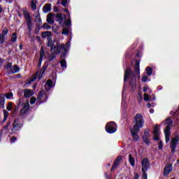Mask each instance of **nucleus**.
Wrapping results in <instances>:
<instances>
[{
	"instance_id": "1",
	"label": "nucleus",
	"mask_w": 179,
	"mask_h": 179,
	"mask_svg": "<svg viewBox=\"0 0 179 179\" xmlns=\"http://www.w3.org/2000/svg\"><path fill=\"white\" fill-rule=\"evenodd\" d=\"M141 64V62L138 60H136V65L134 66V71L135 73L132 72V69L131 68H127L124 72V80L126 82V80H128L129 78H134V76H138V79L141 78V73L139 71V64Z\"/></svg>"
},
{
	"instance_id": "2",
	"label": "nucleus",
	"mask_w": 179,
	"mask_h": 179,
	"mask_svg": "<svg viewBox=\"0 0 179 179\" xmlns=\"http://www.w3.org/2000/svg\"><path fill=\"white\" fill-rule=\"evenodd\" d=\"M133 129L135 131H140L141 128H143L145 124V120H143V116L141 113H137L134 117V121L133 122Z\"/></svg>"
},
{
	"instance_id": "3",
	"label": "nucleus",
	"mask_w": 179,
	"mask_h": 179,
	"mask_svg": "<svg viewBox=\"0 0 179 179\" xmlns=\"http://www.w3.org/2000/svg\"><path fill=\"white\" fill-rule=\"evenodd\" d=\"M51 55L48 57V61H52L56 55L61 54V52H66V48L65 47V45L62 44L60 46L57 47V48H51Z\"/></svg>"
},
{
	"instance_id": "4",
	"label": "nucleus",
	"mask_w": 179,
	"mask_h": 179,
	"mask_svg": "<svg viewBox=\"0 0 179 179\" xmlns=\"http://www.w3.org/2000/svg\"><path fill=\"white\" fill-rule=\"evenodd\" d=\"M142 173H143V179H148V174L146 171H148V168L150 167V164H149V159L148 158H144L142 162Z\"/></svg>"
},
{
	"instance_id": "5",
	"label": "nucleus",
	"mask_w": 179,
	"mask_h": 179,
	"mask_svg": "<svg viewBox=\"0 0 179 179\" xmlns=\"http://www.w3.org/2000/svg\"><path fill=\"white\" fill-rule=\"evenodd\" d=\"M106 131L108 134H114L117 131V124L114 122H110L106 124Z\"/></svg>"
},
{
	"instance_id": "6",
	"label": "nucleus",
	"mask_w": 179,
	"mask_h": 179,
	"mask_svg": "<svg viewBox=\"0 0 179 179\" xmlns=\"http://www.w3.org/2000/svg\"><path fill=\"white\" fill-rule=\"evenodd\" d=\"M179 142V136L177 135L174 138H172L170 142V148L172 153H176V148L178 145Z\"/></svg>"
},
{
	"instance_id": "7",
	"label": "nucleus",
	"mask_w": 179,
	"mask_h": 179,
	"mask_svg": "<svg viewBox=\"0 0 179 179\" xmlns=\"http://www.w3.org/2000/svg\"><path fill=\"white\" fill-rule=\"evenodd\" d=\"M13 128L11 129L12 132H17V131H20L22 129V127H23V124H22V122H20V120L18 119L14 120L13 124H12Z\"/></svg>"
},
{
	"instance_id": "8",
	"label": "nucleus",
	"mask_w": 179,
	"mask_h": 179,
	"mask_svg": "<svg viewBox=\"0 0 179 179\" xmlns=\"http://www.w3.org/2000/svg\"><path fill=\"white\" fill-rule=\"evenodd\" d=\"M24 17L25 18V21L27 22V26L28 27V30L29 31H31L32 25H31V17L30 16V14L28 12L24 11Z\"/></svg>"
},
{
	"instance_id": "9",
	"label": "nucleus",
	"mask_w": 179,
	"mask_h": 179,
	"mask_svg": "<svg viewBox=\"0 0 179 179\" xmlns=\"http://www.w3.org/2000/svg\"><path fill=\"white\" fill-rule=\"evenodd\" d=\"M45 69H47V65H44L40 71L36 72V75L33 76L32 78L31 79V81L34 82V80H36L37 77H38V79H41V78H43V75H44L45 72Z\"/></svg>"
},
{
	"instance_id": "10",
	"label": "nucleus",
	"mask_w": 179,
	"mask_h": 179,
	"mask_svg": "<svg viewBox=\"0 0 179 179\" xmlns=\"http://www.w3.org/2000/svg\"><path fill=\"white\" fill-rule=\"evenodd\" d=\"M22 109L20 111V115H24L27 111H29V108H30V104L29 103V101L22 103Z\"/></svg>"
},
{
	"instance_id": "11",
	"label": "nucleus",
	"mask_w": 179,
	"mask_h": 179,
	"mask_svg": "<svg viewBox=\"0 0 179 179\" xmlns=\"http://www.w3.org/2000/svg\"><path fill=\"white\" fill-rule=\"evenodd\" d=\"M47 99H48V96H47V94H45V92H44V90L38 92V100L40 101V103H43V101H47Z\"/></svg>"
},
{
	"instance_id": "12",
	"label": "nucleus",
	"mask_w": 179,
	"mask_h": 179,
	"mask_svg": "<svg viewBox=\"0 0 179 179\" xmlns=\"http://www.w3.org/2000/svg\"><path fill=\"white\" fill-rule=\"evenodd\" d=\"M173 171V164H168L165 166L164 169V177H167Z\"/></svg>"
},
{
	"instance_id": "13",
	"label": "nucleus",
	"mask_w": 179,
	"mask_h": 179,
	"mask_svg": "<svg viewBox=\"0 0 179 179\" xmlns=\"http://www.w3.org/2000/svg\"><path fill=\"white\" fill-rule=\"evenodd\" d=\"M153 134L155 141H159V139H160V130L159 129L158 125H155L154 127Z\"/></svg>"
},
{
	"instance_id": "14",
	"label": "nucleus",
	"mask_w": 179,
	"mask_h": 179,
	"mask_svg": "<svg viewBox=\"0 0 179 179\" xmlns=\"http://www.w3.org/2000/svg\"><path fill=\"white\" fill-rule=\"evenodd\" d=\"M171 129L169 126H166L164 129L165 139H166V143H169V142L170 141V130Z\"/></svg>"
},
{
	"instance_id": "15",
	"label": "nucleus",
	"mask_w": 179,
	"mask_h": 179,
	"mask_svg": "<svg viewBox=\"0 0 179 179\" xmlns=\"http://www.w3.org/2000/svg\"><path fill=\"white\" fill-rule=\"evenodd\" d=\"M56 17L57 18V22H59V24L64 26V20H65V15L62 14H57Z\"/></svg>"
},
{
	"instance_id": "16",
	"label": "nucleus",
	"mask_w": 179,
	"mask_h": 179,
	"mask_svg": "<svg viewBox=\"0 0 179 179\" xmlns=\"http://www.w3.org/2000/svg\"><path fill=\"white\" fill-rule=\"evenodd\" d=\"M139 131H136L135 129H131V134L132 135L133 139L134 141H135V142H138V141H139V136H138V132Z\"/></svg>"
},
{
	"instance_id": "17",
	"label": "nucleus",
	"mask_w": 179,
	"mask_h": 179,
	"mask_svg": "<svg viewBox=\"0 0 179 179\" xmlns=\"http://www.w3.org/2000/svg\"><path fill=\"white\" fill-rule=\"evenodd\" d=\"M121 160H122V156H119L117 157V158L115 160L113 165L112 166L111 170H115V168L120 164V162H121Z\"/></svg>"
},
{
	"instance_id": "18",
	"label": "nucleus",
	"mask_w": 179,
	"mask_h": 179,
	"mask_svg": "<svg viewBox=\"0 0 179 179\" xmlns=\"http://www.w3.org/2000/svg\"><path fill=\"white\" fill-rule=\"evenodd\" d=\"M48 47H51V48H58V47H61V45H58V43H57V46L54 45V43H52V39H51V38H48Z\"/></svg>"
},
{
	"instance_id": "19",
	"label": "nucleus",
	"mask_w": 179,
	"mask_h": 179,
	"mask_svg": "<svg viewBox=\"0 0 179 179\" xmlns=\"http://www.w3.org/2000/svg\"><path fill=\"white\" fill-rule=\"evenodd\" d=\"M51 3H46L43 8V13H48L51 10Z\"/></svg>"
},
{
	"instance_id": "20",
	"label": "nucleus",
	"mask_w": 179,
	"mask_h": 179,
	"mask_svg": "<svg viewBox=\"0 0 179 179\" xmlns=\"http://www.w3.org/2000/svg\"><path fill=\"white\" fill-rule=\"evenodd\" d=\"M33 96V91L31 90L26 89L24 90V97H31Z\"/></svg>"
},
{
	"instance_id": "21",
	"label": "nucleus",
	"mask_w": 179,
	"mask_h": 179,
	"mask_svg": "<svg viewBox=\"0 0 179 179\" xmlns=\"http://www.w3.org/2000/svg\"><path fill=\"white\" fill-rule=\"evenodd\" d=\"M51 87H52V81L51 80H48L45 85V90H46V92H49Z\"/></svg>"
},
{
	"instance_id": "22",
	"label": "nucleus",
	"mask_w": 179,
	"mask_h": 179,
	"mask_svg": "<svg viewBox=\"0 0 179 179\" xmlns=\"http://www.w3.org/2000/svg\"><path fill=\"white\" fill-rule=\"evenodd\" d=\"M45 58V53L44 52V48L42 47L40 51V62H43V59Z\"/></svg>"
},
{
	"instance_id": "23",
	"label": "nucleus",
	"mask_w": 179,
	"mask_h": 179,
	"mask_svg": "<svg viewBox=\"0 0 179 179\" xmlns=\"http://www.w3.org/2000/svg\"><path fill=\"white\" fill-rule=\"evenodd\" d=\"M19 67L17 65H15L13 66H11V69L10 70V73H17V72H19Z\"/></svg>"
},
{
	"instance_id": "24",
	"label": "nucleus",
	"mask_w": 179,
	"mask_h": 179,
	"mask_svg": "<svg viewBox=\"0 0 179 179\" xmlns=\"http://www.w3.org/2000/svg\"><path fill=\"white\" fill-rule=\"evenodd\" d=\"M47 22L49 24H52L54 23V19H52V14L50 13L47 17Z\"/></svg>"
},
{
	"instance_id": "25",
	"label": "nucleus",
	"mask_w": 179,
	"mask_h": 179,
	"mask_svg": "<svg viewBox=\"0 0 179 179\" xmlns=\"http://www.w3.org/2000/svg\"><path fill=\"white\" fill-rule=\"evenodd\" d=\"M129 162L132 167L135 166V159L132 157V154L129 155Z\"/></svg>"
},
{
	"instance_id": "26",
	"label": "nucleus",
	"mask_w": 179,
	"mask_h": 179,
	"mask_svg": "<svg viewBox=\"0 0 179 179\" xmlns=\"http://www.w3.org/2000/svg\"><path fill=\"white\" fill-rule=\"evenodd\" d=\"M31 9H34V10H36V9H37V0H32L31 1Z\"/></svg>"
},
{
	"instance_id": "27",
	"label": "nucleus",
	"mask_w": 179,
	"mask_h": 179,
	"mask_svg": "<svg viewBox=\"0 0 179 179\" xmlns=\"http://www.w3.org/2000/svg\"><path fill=\"white\" fill-rule=\"evenodd\" d=\"M3 121H6V120H8V117H9V113L6 110H3Z\"/></svg>"
},
{
	"instance_id": "28",
	"label": "nucleus",
	"mask_w": 179,
	"mask_h": 179,
	"mask_svg": "<svg viewBox=\"0 0 179 179\" xmlns=\"http://www.w3.org/2000/svg\"><path fill=\"white\" fill-rule=\"evenodd\" d=\"M9 31V30L8 29V28L6 27H3L2 29V31H1V36H3V37H5V36H6V34H8V32Z\"/></svg>"
},
{
	"instance_id": "29",
	"label": "nucleus",
	"mask_w": 179,
	"mask_h": 179,
	"mask_svg": "<svg viewBox=\"0 0 179 179\" xmlns=\"http://www.w3.org/2000/svg\"><path fill=\"white\" fill-rule=\"evenodd\" d=\"M146 71V73L147 75H148V76H150V75H152V72H153V69L150 67H147L145 69Z\"/></svg>"
},
{
	"instance_id": "30",
	"label": "nucleus",
	"mask_w": 179,
	"mask_h": 179,
	"mask_svg": "<svg viewBox=\"0 0 179 179\" xmlns=\"http://www.w3.org/2000/svg\"><path fill=\"white\" fill-rule=\"evenodd\" d=\"M165 124H166V125H167V127H170V125H171V124H173V121H171V119L170 117H168L165 120Z\"/></svg>"
},
{
	"instance_id": "31",
	"label": "nucleus",
	"mask_w": 179,
	"mask_h": 179,
	"mask_svg": "<svg viewBox=\"0 0 179 179\" xmlns=\"http://www.w3.org/2000/svg\"><path fill=\"white\" fill-rule=\"evenodd\" d=\"M41 36L43 38L45 37H49V36H51V32L50 31L43 32Z\"/></svg>"
},
{
	"instance_id": "32",
	"label": "nucleus",
	"mask_w": 179,
	"mask_h": 179,
	"mask_svg": "<svg viewBox=\"0 0 179 179\" xmlns=\"http://www.w3.org/2000/svg\"><path fill=\"white\" fill-rule=\"evenodd\" d=\"M17 40V34L16 33H13L11 36V41L15 43Z\"/></svg>"
},
{
	"instance_id": "33",
	"label": "nucleus",
	"mask_w": 179,
	"mask_h": 179,
	"mask_svg": "<svg viewBox=\"0 0 179 179\" xmlns=\"http://www.w3.org/2000/svg\"><path fill=\"white\" fill-rule=\"evenodd\" d=\"M62 34H64L65 36H68L69 34V30L68 28H64L63 31H62Z\"/></svg>"
},
{
	"instance_id": "34",
	"label": "nucleus",
	"mask_w": 179,
	"mask_h": 179,
	"mask_svg": "<svg viewBox=\"0 0 179 179\" xmlns=\"http://www.w3.org/2000/svg\"><path fill=\"white\" fill-rule=\"evenodd\" d=\"M60 64H61L62 68H66V60L62 59L60 62Z\"/></svg>"
},
{
	"instance_id": "35",
	"label": "nucleus",
	"mask_w": 179,
	"mask_h": 179,
	"mask_svg": "<svg viewBox=\"0 0 179 179\" xmlns=\"http://www.w3.org/2000/svg\"><path fill=\"white\" fill-rule=\"evenodd\" d=\"M5 42V36H2V34H0V44H3Z\"/></svg>"
},
{
	"instance_id": "36",
	"label": "nucleus",
	"mask_w": 179,
	"mask_h": 179,
	"mask_svg": "<svg viewBox=\"0 0 179 179\" xmlns=\"http://www.w3.org/2000/svg\"><path fill=\"white\" fill-rule=\"evenodd\" d=\"M6 69H7L8 72H10V69H12V63H8L6 66Z\"/></svg>"
},
{
	"instance_id": "37",
	"label": "nucleus",
	"mask_w": 179,
	"mask_h": 179,
	"mask_svg": "<svg viewBox=\"0 0 179 179\" xmlns=\"http://www.w3.org/2000/svg\"><path fill=\"white\" fill-rule=\"evenodd\" d=\"M144 100L145 101H149V100H150V96L146 93L144 94Z\"/></svg>"
},
{
	"instance_id": "38",
	"label": "nucleus",
	"mask_w": 179,
	"mask_h": 179,
	"mask_svg": "<svg viewBox=\"0 0 179 179\" xmlns=\"http://www.w3.org/2000/svg\"><path fill=\"white\" fill-rule=\"evenodd\" d=\"M36 22H38V23H41V18L40 17V14H37L35 19Z\"/></svg>"
},
{
	"instance_id": "39",
	"label": "nucleus",
	"mask_w": 179,
	"mask_h": 179,
	"mask_svg": "<svg viewBox=\"0 0 179 179\" xmlns=\"http://www.w3.org/2000/svg\"><path fill=\"white\" fill-rule=\"evenodd\" d=\"M6 97L7 99H12V97H13V93L9 92V93L6 94Z\"/></svg>"
},
{
	"instance_id": "40",
	"label": "nucleus",
	"mask_w": 179,
	"mask_h": 179,
	"mask_svg": "<svg viewBox=\"0 0 179 179\" xmlns=\"http://www.w3.org/2000/svg\"><path fill=\"white\" fill-rule=\"evenodd\" d=\"M43 28L45 29L46 30H50V29H51V27L48 25V24L44 23Z\"/></svg>"
},
{
	"instance_id": "41",
	"label": "nucleus",
	"mask_w": 179,
	"mask_h": 179,
	"mask_svg": "<svg viewBox=\"0 0 179 179\" xmlns=\"http://www.w3.org/2000/svg\"><path fill=\"white\" fill-rule=\"evenodd\" d=\"M37 99H36V97H34V96H32L31 98V100H30V104H34V103H36V101Z\"/></svg>"
},
{
	"instance_id": "42",
	"label": "nucleus",
	"mask_w": 179,
	"mask_h": 179,
	"mask_svg": "<svg viewBox=\"0 0 179 179\" xmlns=\"http://www.w3.org/2000/svg\"><path fill=\"white\" fill-rule=\"evenodd\" d=\"M149 130L148 129H146L144 131V138H149Z\"/></svg>"
},
{
	"instance_id": "43",
	"label": "nucleus",
	"mask_w": 179,
	"mask_h": 179,
	"mask_svg": "<svg viewBox=\"0 0 179 179\" xmlns=\"http://www.w3.org/2000/svg\"><path fill=\"white\" fill-rule=\"evenodd\" d=\"M7 110L8 111H10L12 110V103L11 102H9L8 106H7Z\"/></svg>"
},
{
	"instance_id": "44",
	"label": "nucleus",
	"mask_w": 179,
	"mask_h": 179,
	"mask_svg": "<svg viewBox=\"0 0 179 179\" xmlns=\"http://www.w3.org/2000/svg\"><path fill=\"white\" fill-rule=\"evenodd\" d=\"M66 26H71V20H66L64 22Z\"/></svg>"
},
{
	"instance_id": "45",
	"label": "nucleus",
	"mask_w": 179,
	"mask_h": 179,
	"mask_svg": "<svg viewBox=\"0 0 179 179\" xmlns=\"http://www.w3.org/2000/svg\"><path fill=\"white\" fill-rule=\"evenodd\" d=\"M68 3V0H62V5L63 6L66 7V3Z\"/></svg>"
},
{
	"instance_id": "46",
	"label": "nucleus",
	"mask_w": 179,
	"mask_h": 179,
	"mask_svg": "<svg viewBox=\"0 0 179 179\" xmlns=\"http://www.w3.org/2000/svg\"><path fill=\"white\" fill-rule=\"evenodd\" d=\"M142 82H148V76H143L141 79Z\"/></svg>"
},
{
	"instance_id": "47",
	"label": "nucleus",
	"mask_w": 179,
	"mask_h": 179,
	"mask_svg": "<svg viewBox=\"0 0 179 179\" xmlns=\"http://www.w3.org/2000/svg\"><path fill=\"white\" fill-rule=\"evenodd\" d=\"M16 141H17V138H16V137H13V138H11V139H10V142L12 143H15V142H16Z\"/></svg>"
},
{
	"instance_id": "48",
	"label": "nucleus",
	"mask_w": 179,
	"mask_h": 179,
	"mask_svg": "<svg viewBox=\"0 0 179 179\" xmlns=\"http://www.w3.org/2000/svg\"><path fill=\"white\" fill-rule=\"evenodd\" d=\"M143 141L145 143H146L147 145H149V141L148 140V137H143Z\"/></svg>"
},
{
	"instance_id": "49",
	"label": "nucleus",
	"mask_w": 179,
	"mask_h": 179,
	"mask_svg": "<svg viewBox=\"0 0 179 179\" xmlns=\"http://www.w3.org/2000/svg\"><path fill=\"white\" fill-rule=\"evenodd\" d=\"M159 149H163V142L162 141L159 142Z\"/></svg>"
},
{
	"instance_id": "50",
	"label": "nucleus",
	"mask_w": 179,
	"mask_h": 179,
	"mask_svg": "<svg viewBox=\"0 0 179 179\" xmlns=\"http://www.w3.org/2000/svg\"><path fill=\"white\" fill-rule=\"evenodd\" d=\"M139 178V175L138 173H135L134 179Z\"/></svg>"
},
{
	"instance_id": "51",
	"label": "nucleus",
	"mask_w": 179,
	"mask_h": 179,
	"mask_svg": "<svg viewBox=\"0 0 179 179\" xmlns=\"http://www.w3.org/2000/svg\"><path fill=\"white\" fill-rule=\"evenodd\" d=\"M143 92L144 93H146V92H148V87H143Z\"/></svg>"
},
{
	"instance_id": "52",
	"label": "nucleus",
	"mask_w": 179,
	"mask_h": 179,
	"mask_svg": "<svg viewBox=\"0 0 179 179\" xmlns=\"http://www.w3.org/2000/svg\"><path fill=\"white\" fill-rule=\"evenodd\" d=\"M150 114H153L155 113V109H150Z\"/></svg>"
},
{
	"instance_id": "53",
	"label": "nucleus",
	"mask_w": 179,
	"mask_h": 179,
	"mask_svg": "<svg viewBox=\"0 0 179 179\" xmlns=\"http://www.w3.org/2000/svg\"><path fill=\"white\" fill-rule=\"evenodd\" d=\"M2 10H3V8H2V6H0V13H2Z\"/></svg>"
},
{
	"instance_id": "54",
	"label": "nucleus",
	"mask_w": 179,
	"mask_h": 179,
	"mask_svg": "<svg viewBox=\"0 0 179 179\" xmlns=\"http://www.w3.org/2000/svg\"><path fill=\"white\" fill-rule=\"evenodd\" d=\"M5 99L3 97H1V104H3Z\"/></svg>"
},
{
	"instance_id": "55",
	"label": "nucleus",
	"mask_w": 179,
	"mask_h": 179,
	"mask_svg": "<svg viewBox=\"0 0 179 179\" xmlns=\"http://www.w3.org/2000/svg\"><path fill=\"white\" fill-rule=\"evenodd\" d=\"M138 101H141L142 100V96L140 95V97L138 99Z\"/></svg>"
},
{
	"instance_id": "56",
	"label": "nucleus",
	"mask_w": 179,
	"mask_h": 179,
	"mask_svg": "<svg viewBox=\"0 0 179 179\" xmlns=\"http://www.w3.org/2000/svg\"><path fill=\"white\" fill-rule=\"evenodd\" d=\"M147 106L148 107V108H150V107H151V106H150V104L149 103H147Z\"/></svg>"
},
{
	"instance_id": "57",
	"label": "nucleus",
	"mask_w": 179,
	"mask_h": 179,
	"mask_svg": "<svg viewBox=\"0 0 179 179\" xmlns=\"http://www.w3.org/2000/svg\"><path fill=\"white\" fill-rule=\"evenodd\" d=\"M42 62H40V59H39L38 65L41 66Z\"/></svg>"
},
{
	"instance_id": "58",
	"label": "nucleus",
	"mask_w": 179,
	"mask_h": 179,
	"mask_svg": "<svg viewBox=\"0 0 179 179\" xmlns=\"http://www.w3.org/2000/svg\"><path fill=\"white\" fill-rule=\"evenodd\" d=\"M9 125H10V122H8L6 128H8V127H9Z\"/></svg>"
},
{
	"instance_id": "59",
	"label": "nucleus",
	"mask_w": 179,
	"mask_h": 179,
	"mask_svg": "<svg viewBox=\"0 0 179 179\" xmlns=\"http://www.w3.org/2000/svg\"><path fill=\"white\" fill-rule=\"evenodd\" d=\"M71 44V43H69V42H67L66 43V45L68 46V45H69Z\"/></svg>"
},
{
	"instance_id": "60",
	"label": "nucleus",
	"mask_w": 179,
	"mask_h": 179,
	"mask_svg": "<svg viewBox=\"0 0 179 179\" xmlns=\"http://www.w3.org/2000/svg\"><path fill=\"white\" fill-rule=\"evenodd\" d=\"M65 12H68V10H66Z\"/></svg>"
},
{
	"instance_id": "61",
	"label": "nucleus",
	"mask_w": 179,
	"mask_h": 179,
	"mask_svg": "<svg viewBox=\"0 0 179 179\" xmlns=\"http://www.w3.org/2000/svg\"><path fill=\"white\" fill-rule=\"evenodd\" d=\"M0 141H1V137H0Z\"/></svg>"
}]
</instances>
